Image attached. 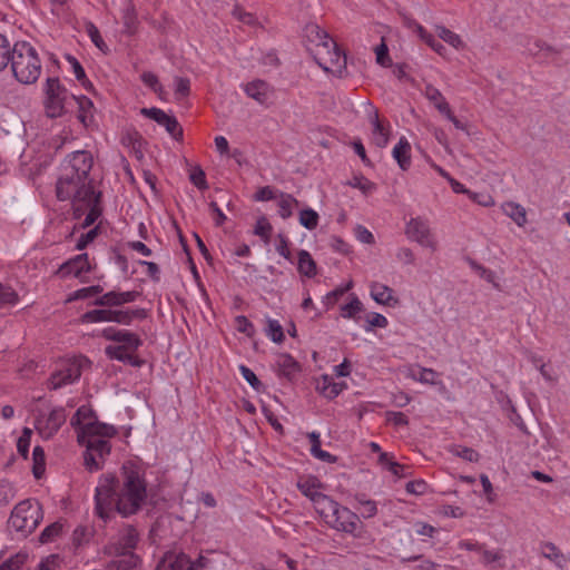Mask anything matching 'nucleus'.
<instances>
[{"label":"nucleus","mask_w":570,"mask_h":570,"mask_svg":"<svg viewBox=\"0 0 570 570\" xmlns=\"http://www.w3.org/2000/svg\"><path fill=\"white\" fill-rule=\"evenodd\" d=\"M92 164V156L87 150L70 154L61 166L56 185L58 199L72 202L75 217L85 215L82 227L92 225L102 213L100 194L95 191L89 178Z\"/></svg>","instance_id":"nucleus-1"},{"label":"nucleus","mask_w":570,"mask_h":570,"mask_svg":"<svg viewBox=\"0 0 570 570\" xmlns=\"http://www.w3.org/2000/svg\"><path fill=\"white\" fill-rule=\"evenodd\" d=\"M147 498L146 482L134 469H124L122 481L118 483L111 474L102 475L96 488V513L108 520L114 511L122 517L135 514Z\"/></svg>","instance_id":"nucleus-2"},{"label":"nucleus","mask_w":570,"mask_h":570,"mask_svg":"<svg viewBox=\"0 0 570 570\" xmlns=\"http://www.w3.org/2000/svg\"><path fill=\"white\" fill-rule=\"evenodd\" d=\"M77 432V440L86 446L85 465L89 471L101 468V460L109 454V439L115 436V426L97 420L91 407L80 406L70 421Z\"/></svg>","instance_id":"nucleus-3"},{"label":"nucleus","mask_w":570,"mask_h":570,"mask_svg":"<svg viewBox=\"0 0 570 570\" xmlns=\"http://www.w3.org/2000/svg\"><path fill=\"white\" fill-rule=\"evenodd\" d=\"M12 75L23 85L35 83L42 70V62L37 49L28 41H17L10 59Z\"/></svg>","instance_id":"nucleus-4"},{"label":"nucleus","mask_w":570,"mask_h":570,"mask_svg":"<svg viewBox=\"0 0 570 570\" xmlns=\"http://www.w3.org/2000/svg\"><path fill=\"white\" fill-rule=\"evenodd\" d=\"M100 336L115 342V344L108 345L105 348V353L110 360H117L134 366L140 365L136 355L137 350L142 344L139 335L127 330L109 326L100 332Z\"/></svg>","instance_id":"nucleus-5"},{"label":"nucleus","mask_w":570,"mask_h":570,"mask_svg":"<svg viewBox=\"0 0 570 570\" xmlns=\"http://www.w3.org/2000/svg\"><path fill=\"white\" fill-rule=\"evenodd\" d=\"M42 518V509L39 502L23 500L14 507L8 523L13 531L27 537L35 531Z\"/></svg>","instance_id":"nucleus-6"},{"label":"nucleus","mask_w":570,"mask_h":570,"mask_svg":"<svg viewBox=\"0 0 570 570\" xmlns=\"http://www.w3.org/2000/svg\"><path fill=\"white\" fill-rule=\"evenodd\" d=\"M75 95L70 94L58 78H48L45 85V112L50 118L63 116L73 107Z\"/></svg>","instance_id":"nucleus-7"},{"label":"nucleus","mask_w":570,"mask_h":570,"mask_svg":"<svg viewBox=\"0 0 570 570\" xmlns=\"http://www.w3.org/2000/svg\"><path fill=\"white\" fill-rule=\"evenodd\" d=\"M405 234L409 239L417 243L420 246L435 252L438 249V240L432 233L428 220L422 217L411 218L405 226Z\"/></svg>","instance_id":"nucleus-8"},{"label":"nucleus","mask_w":570,"mask_h":570,"mask_svg":"<svg viewBox=\"0 0 570 570\" xmlns=\"http://www.w3.org/2000/svg\"><path fill=\"white\" fill-rule=\"evenodd\" d=\"M81 376V360H63L61 361L49 380V387L58 390L68 384H72Z\"/></svg>","instance_id":"nucleus-9"},{"label":"nucleus","mask_w":570,"mask_h":570,"mask_svg":"<svg viewBox=\"0 0 570 570\" xmlns=\"http://www.w3.org/2000/svg\"><path fill=\"white\" fill-rule=\"evenodd\" d=\"M67 415L62 407L41 413L36 420V430L43 439L52 438L66 422Z\"/></svg>","instance_id":"nucleus-10"},{"label":"nucleus","mask_w":570,"mask_h":570,"mask_svg":"<svg viewBox=\"0 0 570 570\" xmlns=\"http://www.w3.org/2000/svg\"><path fill=\"white\" fill-rule=\"evenodd\" d=\"M333 514L326 522L331 528L351 534L357 530L358 515L350 509L338 505Z\"/></svg>","instance_id":"nucleus-11"},{"label":"nucleus","mask_w":570,"mask_h":570,"mask_svg":"<svg viewBox=\"0 0 570 570\" xmlns=\"http://www.w3.org/2000/svg\"><path fill=\"white\" fill-rule=\"evenodd\" d=\"M368 121L372 125V141L379 148H385L390 141V126H384L379 118V111L370 104Z\"/></svg>","instance_id":"nucleus-12"},{"label":"nucleus","mask_w":570,"mask_h":570,"mask_svg":"<svg viewBox=\"0 0 570 570\" xmlns=\"http://www.w3.org/2000/svg\"><path fill=\"white\" fill-rule=\"evenodd\" d=\"M90 269L88 255L79 254L60 265L57 275L62 278L79 277L82 273H88Z\"/></svg>","instance_id":"nucleus-13"},{"label":"nucleus","mask_w":570,"mask_h":570,"mask_svg":"<svg viewBox=\"0 0 570 570\" xmlns=\"http://www.w3.org/2000/svg\"><path fill=\"white\" fill-rule=\"evenodd\" d=\"M138 542V532L132 527L125 528L118 535L116 542L111 543L108 549L118 556H126L132 552Z\"/></svg>","instance_id":"nucleus-14"},{"label":"nucleus","mask_w":570,"mask_h":570,"mask_svg":"<svg viewBox=\"0 0 570 570\" xmlns=\"http://www.w3.org/2000/svg\"><path fill=\"white\" fill-rule=\"evenodd\" d=\"M370 295L380 305L395 307L400 303L395 292L390 286L380 282H372L370 284Z\"/></svg>","instance_id":"nucleus-15"},{"label":"nucleus","mask_w":570,"mask_h":570,"mask_svg":"<svg viewBox=\"0 0 570 570\" xmlns=\"http://www.w3.org/2000/svg\"><path fill=\"white\" fill-rule=\"evenodd\" d=\"M140 294L136 291L128 292H108L95 301L97 306H120L135 302Z\"/></svg>","instance_id":"nucleus-16"},{"label":"nucleus","mask_w":570,"mask_h":570,"mask_svg":"<svg viewBox=\"0 0 570 570\" xmlns=\"http://www.w3.org/2000/svg\"><path fill=\"white\" fill-rule=\"evenodd\" d=\"M316 391L324 397L333 400L346 387L344 382H335L331 375L323 374L316 380Z\"/></svg>","instance_id":"nucleus-17"},{"label":"nucleus","mask_w":570,"mask_h":570,"mask_svg":"<svg viewBox=\"0 0 570 570\" xmlns=\"http://www.w3.org/2000/svg\"><path fill=\"white\" fill-rule=\"evenodd\" d=\"M318 66L326 72L342 76L346 70V57L338 48H334L332 56L322 57V62Z\"/></svg>","instance_id":"nucleus-18"},{"label":"nucleus","mask_w":570,"mask_h":570,"mask_svg":"<svg viewBox=\"0 0 570 570\" xmlns=\"http://www.w3.org/2000/svg\"><path fill=\"white\" fill-rule=\"evenodd\" d=\"M244 91L248 97L258 104L264 105L272 94V88L266 81L257 79L246 83L244 86Z\"/></svg>","instance_id":"nucleus-19"},{"label":"nucleus","mask_w":570,"mask_h":570,"mask_svg":"<svg viewBox=\"0 0 570 570\" xmlns=\"http://www.w3.org/2000/svg\"><path fill=\"white\" fill-rule=\"evenodd\" d=\"M392 156L402 170L411 166V145L405 137H401L392 150Z\"/></svg>","instance_id":"nucleus-20"},{"label":"nucleus","mask_w":570,"mask_h":570,"mask_svg":"<svg viewBox=\"0 0 570 570\" xmlns=\"http://www.w3.org/2000/svg\"><path fill=\"white\" fill-rule=\"evenodd\" d=\"M297 488L303 495L314 502L316 497L322 494L323 485L316 476L307 475L298 479Z\"/></svg>","instance_id":"nucleus-21"},{"label":"nucleus","mask_w":570,"mask_h":570,"mask_svg":"<svg viewBox=\"0 0 570 570\" xmlns=\"http://www.w3.org/2000/svg\"><path fill=\"white\" fill-rule=\"evenodd\" d=\"M304 32L308 41V49L318 48V46L330 43V40H332L328 33L316 23L306 24Z\"/></svg>","instance_id":"nucleus-22"},{"label":"nucleus","mask_w":570,"mask_h":570,"mask_svg":"<svg viewBox=\"0 0 570 570\" xmlns=\"http://www.w3.org/2000/svg\"><path fill=\"white\" fill-rule=\"evenodd\" d=\"M189 557L185 553H169L159 562L156 570H188Z\"/></svg>","instance_id":"nucleus-23"},{"label":"nucleus","mask_w":570,"mask_h":570,"mask_svg":"<svg viewBox=\"0 0 570 570\" xmlns=\"http://www.w3.org/2000/svg\"><path fill=\"white\" fill-rule=\"evenodd\" d=\"M423 95L441 115L451 108L443 94L431 83L425 85Z\"/></svg>","instance_id":"nucleus-24"},{"label":"nucleus","mask_w":570,"mask_h":570,"mask_svg":"<svg viewBox=\"0 0 570 570\" xmlns=\"http://www.w3.org/2000/svg\"><path fill=\"white\" fill-rule=\"evenodd\" d=\"M541 553L546 559L552 561L559 569L566 570L568 566V558L559 550L552 542H544L541 544Z\"/></svg>","instance_id":"nucleus-25"},{"label":"nucleus","mask_w":570,"mask_h":570,"mask_svg":"<svg viewBox=\"0 0 570 570\" xmlns=\"http://www.w3.org/2000/svg\"><path fill=\"white\" fill-rule=\"evenodd\" d=\"M313 504L316 512L323 518L325 522H327V519H330L331 517H334L333 513L340 505L336 501H334L333 499L323 493L316 497Z\"/></svg>","instance_id":"nucleus-26"},{"label":"nucleus","mask_w":570,"mask_h":570,"mask_svg":"<svg viewBox=\"0 0 570 570\" xmlns=\"http://www.w3.org/2000/svg\"><path fill=\"white\" fill-rule=\"evenodd\" d=\"M276 366L282 375L287 379L294 377L299 371V364L287 353H282L276 358Z\"/></svg>","instance_id":"nucleus-27"},{"label":"nucleus","mask_w":570,"mask_h":570,"mask_svg":"<svg viewBox=\"0 0 570 570\" xmlns=\"http://www.w3.org/2000/svg\"><path fill=\"white\" fill-rule=\"evenodd\" d=\"M146 317L142 308L137 309H111V322L121 325H130L135 318Z\"/></svg>","instance_id":"nucleus-28"},{"label":"nucleus","mask_w":570,"mask_h":570,"mask_svg":"<svg viewBox=\"0 0 570 570\" xmlns=\"http://www.w3.org/2000/svg\"><path fill=\"white\" fill-rule=\"evenodd\" d=\"M502 210L519 227H523L528 222L525 208L518 203H513V202L504 203L502 205Z\"/></svg>","instance_id":"nucleus-29"},{"label":"nucleus","mask_w":570,"mask_h":570,"mask_svg":"<svg viewBox=\"0 0 570 570\" xmlns=\"http://www.w3.org/2000/svg\"><path fill=\"white\" fill-rule=\"evenodd\" d=\"M75 105L78 107V119L87 126L92 120V101L86 96H75Z\"/></svg>","instance_id":"nucleus-30"},{"label":"nucleus","mask_w":570,"mask_h":570,"mask_svg":"<svg viewBox=\"0 0 570 570\" xmlns=\"http://www.w3.org/2000/svg\"><path fill=\"white\" fill-rule=\"evenodd\" d=\"M297 269L302 275L309 278L316 275V263L305 249L298 252Z\"/></svg>","instance_id":"nucleus-31"},{"label":"nucleus","mask_w":570,"mask_h":570,"mask_svg":"<svg viewBox=\"0 0 570 570\" xmlns=\"http://www.w3.org/2000/svg\"><path fill=\"white\" fill-rule=\"evenodd\" d=\"M409 376L423 384L436 385L439 374L433 368L416 367L412 368Z\"/></svg>","instance_id":"nucleus-32"},{"label":"nucleus","mask_w":570,"mask_h":570,"mask_svg":"<svg viewBox=\"0 0 570 570\" xmlns=\"http://www.w3.org/2000/svg\"><path fill=\"white\" fill-rule=\"evenodd\" d=\"M278 214L283 219L292 216L293 209L298 206V200L289 194L282 193L278 200Z\"/></svg>","instance_id":"nucleus-33"},{"label":"nucleus","mask_w":570,"mask_h":570,"mask_svg":"<svg viewBox=\"0 0 570 570\" xmlns=\"http://www.w3.org/2000/svg\"><path fill=\"white\" fill-rule=\"evenodd\" d=\"M435 30H436L438 36L443 41H445L446 43L452 46L454 49L461 50V49L464 48L465 45H464L463 40L461 39V37L458 33H455L452 30L445 28L444 26H436Z\"/></svg>","instance_id":"nucleus-34"},{"label":"nucleus","mask_w":570,"mask_h":570,"mask_svg":"<svg viewBox=\"0 0 570 570\" xmlns=\"http://www.w3.org/2000/svg\"><path fill=\"white\" fill-rule=\"evenodd\" d=\"M265 334L274 343L281 344L284 342L285 335L281 323L277 320L266 318Z\"/></svg>","instance_id":"nucleus-35"},{"label":"nucleus","mask_w":570,"mask_h":570,"mask_svg":"<svg viewBox=\"0 0 570 570\" xmlns=\"http://www.w3.org/2000/svg\"><path fill=\"white\" fill-rule=\"evenodd\" d=\"M81 323H107L111 322V309H92L86 312L81 318Z\"/></svg>","instance_id":"nucleus-36"},{"label":"nucleus","mask_w":570,"mask_h":570,"mask_svg":"<svg viewBox=\"0 0 570 570\" xmlns=\"http://www.w3.org/2000/svg\"><path fill=\"white\" fill-rule=\"evenodd\" d=\"M448 451L451 454L459 456L469 462H478L480 460V454L472 448L452 444L448 448Z\"/></svg>","instance_id":"nucleus-37"},{"label":"nucleus","mask_w":570,"mask_h":570,"mask_svg":"<svg viewBox=\"0 0 570 570\" xmlns=\"http://www.w3.org/2000/svg\"><path fill=\"white\" fill-rule=\"evenodd\" d=\"M32 473L36 479H40L46 469V456L41 446H35L32 451Z\"/></svg>","instance_id":"nucleus-38"},{"label":"nucleus","mask_w":570,"mask_h":570,"mask_svg":"<svg viewBox=\"0 0 570 570\" xmlns=\"http://www.w3.org/2000/svg\"><path fill=\"white\" fill-rule=\"evenodd\" d=\"M419 37L440 56H444L445 47L430 35L421 24H416Z\"/></svg>","instance_id":"nucleus-39"},{"label":"nucleus","mask_w":570,"mask_h":570,"mask_svg":"<svg viewBox=\"0 0 570 570\" xmlns=\"http://www.w3.org/2000/svg\"><path fill=\"white\" fill-rule=\"evenodd\" d=\"M12 51L13 46L10 45L4 35L0 33V72L8 67Z\"/></svg>","instance_id":"nucleus-40"},{"label":"nucleus","mask_w":570,"mask_h":570,"mask_svg":"<svg viewBox=\"0 0 570 570\" xmlns=\"http://www.w3.org/2000/svg\"><path fill=\"white\" fill-rule=\"evenodd\" d=\"M318 219V214L312 208L303 209L299 213V224L308 230H313L317 227Z\"/></svg>","instance_id":"nucleus-41"},{"label":"nucleus","mask_w":570,"mask_h":570,"mask_svg":"<svg viewBox=\"0 0 570 570\" xmlns=\"http://www.w3.org/2000/svg\"><path fill=\"white\" fill-rule=\"evenodd\" d=\"M348 185L360 189L364 195H370L376 190V185L363 176L353 177Z\"/></svg>","instance_id":"nucleus-42"},{"label":"nucleus","mask_w":570,"mask_h":570,"mask_svg":"<svg viewBox=\"0 0 570 570\" xmlns=\"http://www.w3.org/2000/svg\"><path fill=\"white\" fill-rule=\"evenodd\" d=\"M19 296L14 289L9 286H4L0 283V308L6 306L16 305Z\"/></svg>","instance_id":"nucleus-43"},{"label":"nucleus","mask_w":570,"mask_h":570,"mask_svg":"<svg viewBox=\"0 0 570 570\" xmlns=\"http://www.w3.org/2000/svg\"><path fill=\"white\" fill-rule=\"evenodd\" d=\"M120 557V559L112 561L110 567H115L117 570H129L138 564L139 559L132 552H128L126 556Z\"/></svg>","instance_id":"nucleus-44"},{"label":"nucleus","mask_w":570,"mask_h":570,"mask_svg":"<svg viewBox=\"0 0 570 570\" xmlns=\"http://www.w3.org/2000/svg\"><path fill=\"white\" fill-rule=\"evenodd\" d=\"M254 234L259 236L265 243L269 242L272 225L266 217L262 216L256 220Z\"/></svg>","instance_id":"nucleus-45"},{"label":"nucleus","mask_w":570,"mask_h":570,"mask_svg":"<svg viewBox=\"0 0 570 570\" xmlns=\"http://www.w3.org/2000/svg\"><path fill=\"white\" fill-rule=\"evenodd\" d=\"M379 463L396 476H403L404 466L392 460L389 453H381Z\"/></svg>","instance_id":"nucleus-46"},{"label":"nucleus","mask_w":570,"mask_h":570,"mask_svg":"<svg viewBox=\"0 0 570 570\" xmlns=\"http://www.w3.org/2000/svg\"><path fill=\"white\" fill-rule=\"evenodd\" d=\"M363 309L362 302L353 296L350 303L343 305L341 307V315L344 318H353L356 314H358Z\"/></svg>","instance_id":"nucleus-47"},{"label":"nucleus","mask_w":570,"mask_h":570,"mask_svg":"<svg viewBox=\"0 0 570 570\" xmlns=\"http://www.w3.org/2000/svg\"><path fill=\"white\" fill-rule=\"evenodd\" d=\"M62 523L60 522H53L47 528L43 529V531L40 534V541L42 543H48L53 541L56 538H58L62 532Z\"/></svg>","instance_id":"nucleus-48"},{"label":"nucleus","mask_w":570,"mask_h":570,"mask_svg":"<svg viewBox=\"0 0 570 570\" xmlns=\"http://www.w3.org/2000/svg\"><path fill=\"white\" fill-rule=\"evenodd\" d=\"M357 502L360 504L358 512L363 518L370 519L377 513V507L375 501L365 498H357Z\"/></svg>","instance_id":"nucleus-49"},{"label":"nucleus","mask_w":570,"mask_h":570,"mask_svg":"<svg viewBox=\"0 0 570 570\" xmlns=\"http://www.w3.org/2000/svg\"><path fill=\"white\" fill-rule=\"evenodd\" d=\"M16 497L13 485L7 480H0V507L8 504Z\"/></svg>","instance_id":"nucleus-50"},{"label":"nucleus","mask_w":570,"mask_h":570,"mask_svg":"<svg viewBox=\"0 0 570 570\" xmlns=\"http://www.w3.org/2000/svg\"><path fill=\"white\" fill-rule=\"evenodd\" d=\"M27 560V554L17 553L0 564V570H18L20 569Z\"/></svg>","instance_id":"nucleus-51"},{"label":"nucleus","mask_w":570,"mask_h":570,"mask_svg":"<svg viewBox=\"0 0 570 570\" xmlns=\"http://www.w3.org/2000/svg\"><path fill=\"white\" fill-rule=\"evenodd\" d=\"M189 179L197 188H199L202 190L208 188V184L206 181V175L199 166L193 167L190 169Z\"/></svg>","instance_id":"nucleus-52"},{"label":"nucleus","mask_w":570,"mask_h":570,"mask_svg":"<svg viewBox=\"0 0 570 570\" xmlns=\"http://www.w3.org/2000/svg\"><path fill=\"white\" fill-rule=\"evenodd\" d=\"M337 48L336 43L333 40H330V43L322 45L318 48H309V51L313 53L314 59L320 65L322 62V57L332 56V50Z\"/></svg>","instance_id":"nucleus-53"},{"label":"nucleus","mask_w":570,"mask_h":570,"mask_svg":"<svg viewBox=\"0 0 570 570\" xmlns=\"http://www.w3.org/2000/svg\"><path fill=\"white\" fill-rule=\"evenodd\" d=\"M144 116L153 119L154 121H156L158 125H165L166 120H168L169 116L168 114H166L164 110L159 109V108H142L141 111H140Z\"/></svg>","instance_id":"nucleus-54"},{"label":"nucleus","mask_w":570,"mask_h":570,"mask_svg":"<svg viewBox=\"0 0 570 570\" xmlns=\"http://www.w3.org/2000/svg\"><path fill=\"white\" fill-rule=\"evenodd\" d=\"M30 439H31V430L24 429L22 434L19 436L17 442V450L19 454L23 458H28L29 448H30Z\"/></svg>","instance_id":"nucleus-55"},{"label":"nucleus","mask_w":570,"mask_h":570,"mask_svg":"<svg viewBox=\"0 0 570 570\" xmlns=\"http://www.w3.org/2000/svg\"><path fill=\"white\" fill-rule=\"evenodd\" d=\"M165 127L167 132L176 140L180 139L183 137V128L177 121L176 117L169 116L168 120H166L165 125H161Z\"/></svg>","instance_id":"nucleus-56"},{"label":"nucleus","mask_w":570,"mask_h":570,"mask_svg":"<svg viewBox=\"0 0 570 570\" xmlns=\"http://www.w3.org/2000/svg\"><path fill=\"white\" fill-rule=\"evenodd\" d=\"M140 79L147 87L153 89L155 92H163V86L159 83L158 77L155 73L150 71H145L141 73Z\"/></svg>","instance_id":"nucleus-57"},{"label":"nucleus","mask_w":570,"mask_h":570,"mask_svg":"<svg viewBox=\"0 0 570 570\" xmlns=\"http://www.w3.org/2000/svg\"><path fill=\"white\" fill-rule=\"evenodd\" d=\"M68 61L71 65L72 72H73L76 79L78 81H80L82 83V86H85V87H87V83L90 85L89 81L87 80L85 70H83L82 66L80 65V62L75 57H71V56H68Z\"/></svg>","instance_id":"nucleus-58"},{"label":"nucleus","mask_w":570,"mask_h":570,"mask_svg":"<svg viewBox=\"0 0 570 570\" xmlns=\"http://www.w3.org/2000/svg\"><path fill=\"white\" fill-rule=\"evenodd\" d=\"M101 292H102V288L99 285L80 288L72 293V295L69 297V301L83 299V298L90 297L95 294H99Z\"/></svg>","instance_id":"nucleus-59"},{"label":"nucleus","mask_w":570,"mask_h":570,"mask_svg":"<svg viewBox=\"0 0 570 570\" xmlns=\"http://www.w3.org/2000/svg\"><path fill=\"white\" fill-rule=\"evenodd\" d=\"M240 374L243 379L256 391H259L262 387L261 381L257 379L255 373L247 366L240 365L239 366Z\"/></svg>","instance_id":"nucleus-60"},{"label":"nucleus","mask_w":570,"mask_h":570,"mask_svg":"<svg viewBox=\"0 0 570 570\" xmlns=\"http://www.w3.org/2000/svg\"><path fill=\"white\" fill-rule=\"evenodd\" d=\"M276 250L285 259L292 262V254H291V249H289V242H288V238L285 235H283V234H278L277 235Z\"/></svg>","instance_id":"nucleus-61"},{"label":"nucleus","mask_w":570,"mask_h":570,"mask_svg":"<svg viewBox=\"0 0 570 570\" xmlns=\"http://www.w3.org/2000/svg\"><path fill=\"white\" fill-rule=\"evenodd\" d=\"M236 327L240 333L246 334L247 336H253L255 334V327L249 322L246 316L239 315L235 318Z\"/></svg>","instance_id":"nucleus-62"},{"label":"nucleus","mask_w":570,"mask_h":570,"mask_svg":"<svg viewBox=\"0 0 570 570\" xmlns=\"http://www.w3.org/2000/svg\"><path fill=\"white\" fill-rule=\"evenodd\" d=\"M233 16H234V18L239 20L240 22H243L245 24H248V26H255L257 23V20L255 18V16L253 13H250V12H246L240 7H235L234 8Z\"/></svg>","instance_id":"nucleus-63"},{"label":"nucleus","mask_w":570,"mask_h":570,"mask_svg":"<svg viewBox=\"0 0 570 570\" xmlns=\"http://www.w3.org/2000/svg\"><path fill=\"white\" fill-rule=\"evenodd\" d=\"M190 91V81L188 78L176 77L175 78V94L179 97H186Z\"/></svg>","instance_id":"nucleus-64"}]
</instances>
